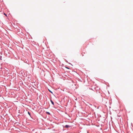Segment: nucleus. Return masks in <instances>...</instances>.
Instances as JSON below:
<instances>
[{
	"label": "nucleus",
	"mask_w": 133,
	"mask_h": 133,
	"mask_svg": "<svg viewBox=\"0 0 133 133\" xmlns=\"http://www.w3.org/2000/svg\"><path fill=\"white\" fill-rule=\"evenodd\" d=\"M1 96V95H0V97Z\"/></svg>",
	"instance_id": "obj_7"
},
{
	"label": "nucleus",
	"mask_w": 133,
	"mask_h": 133,
	"mask_svg": "<svg viewBox=\"0 0 133 133\" xmlns=\"http://www.w3.org/2000/svg\"><path fill=\"white\" fill-rule=\"evenodd\" d=\"M4 15H5V16H6V14H5V13H4Z\"/></svg>",
	"instance_id": "obj_5"
},
{
	"label": "nucleus",
	"mask_w": 133,
	"mask_h": 133,
	"mask_svg": "<svg viewBox=\"0 0 133 133\" xmlns=\"http://www.w3.org/2000/svg\"><path fill=\"white\" fill-rule=\"evenodd\" d=\"M50 101H51V103L53 105H54V102H53L52 101V100H50Z\"/></svg>",
	"instance_id": "obj_2"
},
{
	"label": "nucleus",
	"mask_w": 133,
	"mask_h": 133,
	"mask_svg": "<svg viewBox=\"0 0 133 133\" xmlns=\"http://www.w3.org/2000/svg\"><path fill=\"white\" fill-rule=\"evenodd\" d=\"M46 113L48 114L49 115H50V113L49 112H46Z\"/></svg>",
	"instance_id": "obj_3"
},
{
	"label": "nucleus",
	"mask_w": 133,
	"mask_h": 133,
	"mask_svg": "<svg viewBox=\"0 0 133 133\" xmlns=\"http://www.w3.org/2000/svg\"><path fill=\"white\" fill-rule=\"evenodd\" d=\"M49 91L51 93H52V92L51 91H50V90H49Z\"/></svg>",
	"instance_id": "obj_4"
},
{
	"label": "nucleus",
	"mask_w": 133,
	"mask_h": 133,
	"mask_svg": "<svg viewBox=\"0 0 133 133\" xmlns=\"http://www.w3.org/2000/svg\"><path fill=\"white\" fill-rule=\"evenodd\" d=\"M65 127L66 128H68L69 127H70V126L68 125H66L65 127Z\"/></svg>",
	"instance_id": "obj_1"
},
{
	"label": "nucleus",
	"mask_w": 133,
	"mask_h": 133,
	"mask_svg": "<svg viewBox=\"0 0 133 133\" xmlns=\"http://www.w3.org/2000/svg\"><path fill=\"white\" fill-rule=\"evenodd\" d=\"M28 113L29 115H30V114L29 112H28Z\"/></svg>",
	"instance_id": "obj_6"
}]
</instances>
